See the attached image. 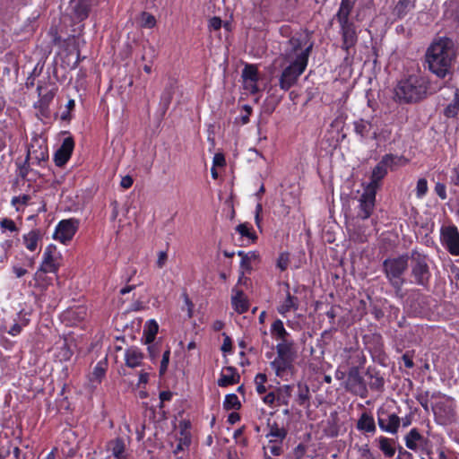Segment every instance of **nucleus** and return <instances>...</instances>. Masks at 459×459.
I'll list each match as a JSON object with an SVG mask.
<instances>
[{
  "mask_svg": "<svg viewBox=\"0 0 459 459\" xmlns=\"http://www.w3.org/2000/svg\"><path fill=\"white\" fill-rule=\"evenodd\" d=\"M429 70L438 78L452 75L456 60V49L454 41L447 37L434 40L425 54Z\"/></svg>",
  "mask_w": 459,
  "mask_h": 459,
  "instance_id": "obj_1",
  "label": "nucleus"
},
{
  "mask_svg": "<svg viewBox=\"0 0 459 459\" xmlns=\"http://www.w3.org/2000/svg\"><path fill=\"white\" fill-rule=\"evenodd\" d=\"M357 0H342L339 10L335 14V19L340 25V34L342 36V49H343L347 56L350 55V50L354 48L358 42V34L355 24L350 20Z\"/></svg>",
  "mask_w": 459,
  "mask_h": 459,
  "instance_id": "obj_2",
  "label": "nucleus"
},
{
  "mask_svg": "<svg viewBox=\"0 0 459 459\" xmlns=\"http://www.w3.org/2000/svg\"><path fill=\"white\" fill-rule=\"evenodd\" d=\"M429 88V80L421 75H410L399 82L395 87V97L400 102L412 103L425 99Z\"/></svg>",
  "mask_w": 459,
  "mask_h": 459,
  "instance_id": "obj_3",
  "label": "nucleus"
},
{
  "mask_svg": "<svg viewBox=\"0 0 459 459\" xmlns=\"http://www.w3.org/2000/svg\"><path fill=\"white\" fill-rule=\"evenodd\" d=\"M312 49L313 43H309L306 50L295 60L289 62V65L282 70L279 77V86L281 90L286 91L298 82L299 77L307 68Z\"/></svg>",
  "mask_w": 459,
  "mask_h": 459,
  "instance_id": "obj_4",
  "label": "nucleus"
},
{
  "mask_svg": "<svg viewBox=\"0 0 459 459\" xmlns=\"http://www.w3.org/2000/svg\"><path fill=\"white\" fill-rule=\"evenodd\" d=\"M408 255H402L394 258H387L383 262V271L395 295L403 298L402 287L404 283L403 273L408 268Z\"/></svg>",
  "mask_w": 459,
  "mask_h": 459,
  "instance_id": "obj_5",
  "label": "nucleus"
},
{
  "mask_svg": "<svg viewBox=\"0 0 459 459\" xmlns=\"http://www.w3.org/2000/svg\"><path fill=\"white\" fill-rule=\"evenodd\" d=\"M277 356L271 362L277 377H282L284 374L293 368V362L297 358L294 342H279L276 345Z\"/></svg>",
  "mask_w": 459,
  "mask_h": 459,
  "instance_id": "obj_6",
  "label": "nucleus"
},
{
  "mask_svg": "<svg viewBox=\"0 0 459 459\" xmlns=\"http://www.w3.org/2000/svg\"><path fill=\"white\" fill-rule=\"evenodd\" d=\"M410 258L411 276L413 278L412 282L421 287H427L431 276L427 256L416 250H412Z\"/></svg>",
  "mask_w": 459,
  "mask_h": 459,
  "instance_id": "obj_7",
  "label": "nucleus"
},
{
  "mask_svg": "<svg viewBox=\"0 0 459 459\" xmlns=\"http://www.w3.org/2000/svg\"><path fill=\"white\" fill-rule=\"evenodd\" d=\"M313 43L309 39L308 33L296 34L289 39L286 43V48L282 53V57L287 62H291L297 58L302 52L306 50V48Z\"/></svg>",
  "mask_w": 459,
  "mask_h": 459,
  "instance_id": "obj_8",
  "label": "nucleus"
},
{
  "mask_svg": "<svg viewBox=\"0 0 459 459\" xmlns=\"http://www.w3.org/2000/svg\"><path fill=\"white\" fill-rule=\"evenodd\" d=\"M345 388L353 394L362 398L366 397L368 394L367 385L360 375L359 367L354 366L349 369Z\"/></svg>",
  "mask_w": 459,
  "mask_h": 459,
  "instance_id": "obj_9",
  "label": "nucleus"
},
{
  "mask_svg": "<svg viewBox=\"0 0 459 459\" xmlns=\"http://www.w3.org/2000/svg\"><path fill=\"white\" fill-rule=\"evenodd\" d=\"M59 267L58 254L54 245L46 247L43 254L42 263L35 273V278L40 280L41 276L47 273H56Z\"/></svg>",
  "mask_w": 459,
  "mask_h": 459,
  "instance_id": "obj_10",
  "label": "nucleus"
},
{
  "mask_svg": "<svg viewBox=\"0 0 459 459\" xmlns=\"http://www.w3.org/2000/svg\"><path fill=\"white\" fill-rule=\"evenodd\" d=\"M377 423L383 431L395 435L401 425V418L394 412L389 413L385 409L379 408Z\"/></svg>",
  "mask_w": 459,
  "mask_h": 459,
  "instance_id": "obj_11",
  "label": "nucleus"
},
{
  "mask_svg": "<svg viewBox=\"0 0 459 459\" xmlns=\"http://www.w3.org/2000/svg\"><path fill=\"white\" fill-rule=\"evenodd\" d=\"M79 227V221L77 219H68L61 221L54 233V238L65 244L69 242L74 234L76 233Z\"/></svg>",
  "mask_w": 459,
  "mask_h": 459,
  "instance_id": "obj_12",
  "label": "nucleus"
},
{
  "mask_svg": "<svg viewBox=\"0 0 459 459\" xmlns=\"http://www.w3.org/2000/svg\"><path fill=\"white\" fill-rule=\"evenodd\" d=\"M377 192L371 188L364 189V193L359 197V211L357 219L366 220L371 216L375 209Z\"/></svg>",
  "mask_w": 459,
  "mask_h": 459,
  "instance_id": "obj_13",
  "label": "nucleus"
},
{
  "mask_svg": "<svg viewBox=\"0 0 459 459\" xmlns=\"http://www.w3.org/2000/svg\"><path fill=\"white\" fill-rule=\"evenodd\" d=\"M37 91L39 94V101L35 104V108H38L43 117H48L49 115V104L53 100L56 90L53 87L48 85H38Z\"/></svg>",
  "mask_w": 459,
  "mask_h": 459,
  "instance_id": "obj_14",
  "label": "nucleus"
},
{
  "mask_svg": "<svg viewBox=\"0 0 459 459\" xmlns=\"http://www.w3.org/2000/svg\"><path fill=\"white\" fill-rule=\"evenodd\" d=\"M441 237L444 245L453 255H459V231L455 226L442 228Z\"/></svg>",
  "mask_w": 459,
  "mask_h": 459,
  "instance_id": "obj_15",
  "label": "nucleus"
},
{
  "mask_svg": "<svg viewBox=\"0 0 459 459\" xmlns=\"http://www.w3.org/2000/svg\"><path fill=\"white\" fill-rule=\"evenodd\" d=\"M74 148V141L69 136L64 139L61 146L54 155V161L57 167H63L70 159Z\"/></svg>",
  "mask_w": 459,
  "mask_h": 459,
  "instance_id": "obj_16",
  "label": "nucleus"
},
{
  "mask_svg": "<svg viewBox=\"0 0 459 459\" xmlns=\"http://www.w3.org/2000/svg\"><path fill=\"white\" fill-rule=\"evenodd\" d=\"M107 449L111 453V459H127L126 444L124 437H117L108 441Z\"/></svg>",
  "mask_w": 459,
  "mask_h": 459,
  "instance_id": "obj_17",
  "label": "nucleus"
},
{
  "mask_svg": "<svg viewBox=\"0 0 459 459\" xmlns=\"http://www.w3.org/2000/svg\"><path fill=\"white\" fill-rule=\"evenodd\" d=\"M404 439L406 446L413 451H416L418 448L424 450L429 442L427 438L420 435L417 429H411Z\"/></svg>",
  "mask_w": 459,
  "mask_h": 459,
  "instance_id": "obj_18",
  "label": "nucleus"
},
{
  "mask_svg": "<svg viewBox=\"0 0 459 459\" xmlns=\"http://www.w3.org/2000/svg\"><path fill=\"white\" fill-rule=\"evenodd\" d=\"M268 433L266 434V437L269 440V443L273 441L282 442L288 434L287 429L283 425H280L277 421H271L268 420L267 422Z\"/></svg>",
  "mask_w": 459,
  "mask_h": 459,
  "instance_id": "obj_19",
  "label": "nucleus"
},
{
  "mask_svg": "<svg viewBox=\"0 0 459 459\" xmlns=\"http://www.w3.org/2000/svg\"><path fill=\"white\" fill-rule=\"evenodd\" d=\"M348 235L351 240L356 243H364L368 240L366 229L362 225L358 224L355 219L347 224Z\"/></svg>",
  "mask_w": 459,
  "mask_h": 459,
  "instance_id": "obj_20",
  "label": "nucleus"
},
{
  "mask_svg": "<svg viewBox=\"0 0 459 459\" xmlns=\"http://www.w3.org/2000/svg\"><path fill=\"white\" fill-rule=\"evenodd\" d=\"M240 381V376L233 367H226L222 369L218 385L225 387L230 385L238 384Z\"/></svg>",
  "mask_w": 459,
  "mask_h": 459,
  "instance_id": "obj_21",
  "label": "nucleus"
},
{
  "mask_svg": "<svg viewBox=\"0 0 459 459\" xmlns=\"http://www.w3.org/2000/svg\"><path fill=\"white\" fill-rule=\"evenodd\" d=\"M386 163V160H380L377 166L373 169L371 175V181L368 184L366 188H373L376 192L379 186V182L385 177L387 174V169L385 168V164Z\"/></svg>",
  "mask_w": 459,
  "mask_h": 459,
  "instance_id": "obj_22",
  "label": "nucleus"
},
{
  "mask_svg": "<svg viewBox=\"0 0 459 459\" xmlns=\"http://www.w3.org/2000/svg\"><path fill=\"white\" fill-rule=\"evenodd\" d=\"M232 291L235 293L231 298V304L234 310L238 314L247 312L249 308V304L243 290L233 289Z\"/></svg>",
  "mask_w": 459,
  "mask_h": 459,
  "instance_id": "obj_23",
  "label": "nucleus"
},
{
  "mask_svg": "<svg viewBox=\"0 0 459 459\" xmlns=\"http://www.w3.org/2000/svg\"><path fill=\"white\" fill-rule=\"evenodd\" d=\"M87 316L86 307L78 306L74 307H71L65 311L63 314V318L65 321H68L71 324H76L78 322L82 321Z\"/></svg>",
  "mask_w": 459,
  "mask_h": 459,
  "instance_id": "obj_24",
  "label": "nucleus"
},
{
  "mask_svg": "<svg viewBox=\"0 0 459 459\" xmlns=\"http://www.w3.org/2000/svg\"><path fill=\"white\" fill-rule=\"evenodd\" d=\"M356 427L359 431L366 433H375L377 429L373 416L368 412H363L360 415Z\"/></svg>",
  "mask_w": 459,
  "mask_h": 459,
  "instance_id": "obj_25",
  "label": "nucleus"
},
{
  "mask_svg": "<svg viewBox=\"0 0 459 459\" xmlns=\"http://www.w3.org/2000/svg\"><path fill=\"white\" fill-rule=\"evenodd\" d=\"M366 376L369 378L368 385L376 391H382L385 385V379L375 368H368Z\"/></svg>",
  "mask_w": 459,
  "mask_h": 459,
  "instance_id": "obj_26",
  "label": "nucleus"
},
{
  "mask_svg": "<svg viewBox=\"0 0 459 459\" xmlns=\"http://www.w3.org/2000/svg\"><path fill=\"white\" fill-rule=\"evenodd\" d=\"M143 354L136 348H129L126 351V365L129 368H136L142 364Z\"/></svg>",
  "mask_w": 459,
  "mask_h": 459,
  "instance_id": "obj_27",
  "label": "nucleus"
},
{
  "mask_svg": "<svg viewBox=\"0 0 459 459\" xmlns=\"http://www.w3.org/2000/svg\"><path fill=\"white\" fill-rule=\"evenodd\" d=\"M432 411L437 422L440 424H446L447 422L451 421L453 418L452 411L449 408H446L443 403H437L432 407Z\"/></svg>",
  "mask_w": 459,
  "mask_h": 459,
  "instance_id": "obj_28",
  "label": "nucleus"
},
{
  "mask_svg": "<svg viewBox=\"0 0 459 459\" xmlns=\"http://www.w3.org/2000/svg\"><path fill=\"white\" fill-rule=\"evenodd\" d=\"M48 158L47 147H39L38 150H33V146L28 149L27 160L32 164H40L41 161H46Z\"/></svg>",
  "mask_w": 459,
  "mask_h": 459,
  "instance_id": "obj_29",
  "label": "nucleus"
},
{
  "mask_svg": "<svg viewBox=\"0 0 459 459\" xmlns=\"http://www.w3.org/2000/svg\"><path fill=\"white\" fill-rule=\"evenodd\" d=\"M91 4L87 0H79L73 6L74 18L81 22L89 16Z\"/></svg>",
  "mask_w": 459,
  "mask_h": 459,
  "instance_id": "obj_30",
  "label": "nucleus"
},
{
  "mask_svg": "<svg viewBox=\"0 0 459 459\" xmlns=\"http://www.w3.org/2000/svg\"><path fill=\"white\" fill-rule=\"evenodd\" d=\"M177 87V82L174 79H169L167 86L165 87L160 101L163 107L167 109L171 103L175 91Z\"/></svg>",
  "mask_w": 459,
  "mask_h": 459,
  "instance_id": "obj_31",
  "label": "nucleus"
},
{
  "mask_svg": "<svg viewBox=\"0 0 459 459\" xmlns=\"http://www.w3.org/2000/svg\"><path fill=\"white\" fill-rule=\"evenodd\" d=\"M271 333L277 339L281 340V342H293L288 340L289 333L284 328L281 320L277 319L272 324Z\"/></svg>",
  "mask_w": 459,
  "mask_h": 459,
  "instance_id": "obj_32",
  "label": "nucleus"
},
{
  "mask_svg": "<svg viewBox=\"0 0 459 459\" xmlns=\"http://www.w3.org/2000/svg\"><path fill=\"white\" fill-rule=\"evenodd\" d=\"M277 406L288 405L292 393V386L284 385L276 391Z\"/></svg>",
  "mask_w": 459,
  "mask_h": 459,
  "instance_id": "obj_33",
  "label": "nucleus"
},
{
  "mask_svg": "<svg viewBox=\"0 0 459 459\" xmlns=\"http://www.w3.org/2000/svg\"><path fill=\"white\" fill-rule=\"evenodd\" d=\"M299 307V299L297 297L292 296L289 291L287 292L286 299L283 303L279 307L278 312L284 315L290 310H297Z\"/></svg>",
  "mask_w": 459,
  "mask_h": 459,
  "instance_id": "obj_34",
  "label": "nucleus"
},
{
  "mask_svg": "<svg viewBox=\"0 0 459 459\" xmlns=\"http://www.w3.org/2000/svg\"><path fill=\"white\" fill-rule=\"evenodd\" d=\"M378 447L386 457H393L395 454L394 446V441L386 437H380L378 439Z\"/></svg>",
  "mask_w": 459,
  "mask_h": 459,
  "instance_id": "obj_35",
  "label": "nucleus"
},
{
  "mask_svg": "<svg viewBox=\"0 0 459 459\" xmlns=\"http://www.w3.org/2000/svg\"><path fill=\"white\" fill-rule=\"evenodd\" d=\"M297 386V403L301 406L308 407L310 400V392L308 385L304 383H299Z\"/></svg>",
  "mask_w": 459,
  "mask_h": 459,
  "instance_id": "obj_36",
  "label": "nucleus"
},
{
  "mask_svg": "<svg viewBox=\"0 0 459 459\" xmlns=\"http://www.w3.org/2000/svg\"><path fill=\"white\" fill-rule=\"evenodd\" d=\"M39 239L40 231L39 230H30L28 234L23 236V242L30 251L36 250Z\"/></svg>",
  "mask_w": 459,
  "mask_h": 459,
  "instance_id": "obj_37",
  "label": "nucleus"
},
{
  "mask_svg": "<svg viewBox=\"0 0 459 459\" xmlns=\"http://www.w3.org/2000/svg\"><path fill=\"white\" fill-rule=\"evenodd\" d=\"M444 116L447 118L455 117L459 114V89L455 91V99L444 109Z\"/></svg>",
  "mask_w": 459,
  "mask_h": 459,
  "instance_id": "obj_38",
  "label": "nucleus"
},
{
  "mask_svg": "<svg viewBox=\"0 0 459 459\" xmlns=\"http://www.w3.org/2000/svg\"><path fill=\"white\" fill-rule=\"evenodd\" d=\"M158 330L159 325L155 320L152 319L146 323L143 330L146 343L150 344L154 341Z\"/></svg>",
  "mask_w": 459,
  "mask_h": 459,
  "instance_id": "obj_39",
  "label": "nucleus"
},
{
  "mask_svg": "<svg viewBox=\"0 0 459 459\" xmlns=\"http://www.w3.org/2000/svg\"><path fill=\"white\" fill-rule=\"evenodd\" d=\"M57 352L56 353V356L59 359V360H68L73 355L72 351L69 349L66 341L62 340L56 343L55 348Z\"/></svg>",
  "mask_w": 459,
  "mask_h": 459,
  "instance_id": "obj_40",
  "label": "nucleus"
},
{
  "mask_svg": "<svg viewBox=\"0 0 459 459\" xmlns=\"http://www.w3.org/2000/svg\"><path fill=\"white\" fill-rule=\"evenodd\" d=\"M414 6L415 2L412 0H399L394 6V12L399 18H402L406 15L409 11L413 9Z\"/></svg>",
  "mask_w": 459,
  "mask_h": 459,
  "instance_id": "obj_41",
  "label": "nucleus"
},
{
  "mask_svg": "<svg viewBox=\"0 0 459 459\" xmlns=\"http://www.w3.org/2000/svg\"><path fill=\"white\" fill-rule=\"evenodd\" d=\"M258 258V255L255 252H248L247 255L241 259L240 267L242 269L241 275L238 279V281H241L245 271L250 272L252 270L251 263Z\"/></svg>",
  "mask_w": 459,
  "mask_h": 459,
  "instance_id": "obj_42",
  "label": "nucleus"
},
{
  "mask_svg": "<svg viewBox=\"0 0 459 459\" xmlns=\"http://www.w3.org/2000/svg\"><path fill=\"white\" fill-rule=\"evenodd\" d=\"M242 77L244 79V82H258L259 77L257 67L254 65H246L244 69L242 70Z\"/></svg>",
  "mask_w": 459,
  "mask_h": 459,
  "instance_id": "obj_43",
  "label": "nucleus"
},
{
  "mask_svg": "<svg viewBox=\"0 0 459 459\" xmlns=\"http://www.w3.org/2000/svg\"><path fill=\"white\" fill-rule=\"evenodd\" d=\"M223 406L226 410H238L241 404L235 394H230L226 395Z\"/></svg>",
  "mask_w": 459,
  "mask_h": 459,
  "instance_id": "obj_44",
  "label": "nucleus"
},
{
  "mask_svg": "<svg viewBox=\"0 0 459 459\" xmlns=\"http://www.w3.org/2000/svg\"><path fill=\"white\" fill-rule=\"evenodd\" d=\"M181 437L178 438V444L177 445L176 449L174 450V454H178L180 451H183L185 448L188 447L191 444V437L188 433L185 431H181Z\"/></svg>",
  "mask_w": 459,
  "mask_h": 459,
  "instance_id": "obj_45",
  "label": "nucleus"
},
{
  "mask_svg": "<svg viewBox=\"0 0 459 459\" xmlns=\"http://www.w3.org/2000/svg\"><path fill=\"white\" fill-rule=\"evenodd\" d=\"M236 230L242 236L247 237L251 239L252 242H255L257 239V236L255 232L250 231V228L247 223L238 224L236 228Z\"/></svg>",
  "mask_w": 459,
  "mask_h": 459,
  "instance_id": "obj_46",
  "label": "nucleus"
},
{
  "mask_svg": "<svg viewBox=\"0 0 459 459\" xmlns=\"http://www.w3.org/2000/svg\"><path fill=\"white\" fill-rule=\"evenodd\" d=\"M156 25L155 17L146 12L142 13L141 15V26L148 29H152Z\"/></svg>",
  "mask_w": 459,
  "mask_h": 459,
  "instance_id": "obj_47",
  "label": "nucleus"
},
{
  "mask_svg": "<svg viewBox=\"0 0 459 459\" xmlns=\"http://www.w3.org/2000/svg\"><path fill=\"white\" fill-rule=\"evenodd\" d=\"M267 381V377L265 374L259 373L255 377V384L256 386V391L258 394H262L266 392V387L264 385Z\"/></svg>",
  "mask_w": 459,
  "mask_h": 459,
  "instance_id": "obj_48",
  "label": "nucleus"
},
{
  "mask_svg": "<svg viewBox=\"0 0 459 459\" xmlns=\"http://www.w3.org/2000/svg\"><path fill=\"white\" fill-rule=\"evenodd\" d=\"M264 450H269L270 454L275 456H278L282 454V442L278 441H273L272 443L268 442V445L266 447H264Z\"/></svg>",
  "mask_w": 459,
  "mask_h": 459,
  "instance_id": "obj_49",
  "label": "nucleus"
},
{
  "mask_svg": "<svg viewBox=\"0 0 459 459\" xmlns=\"http://www.w3.org/2000/svg\"><path fill=\"white\" fill-rule=\"evenodd\" d=\"M369 123L367 121L360 119L359 121H356L354 123L355 132L359 134L361 137H364L366 134L368 132Z\"/></svg>",
  "mask_w": 459,
  "mask_h": 459,
  "instance_id": "obj_50",
  "label": "nucleus"
},
{
  "mask_svg": "<svg viewBox=\"0 0 459 459\" xmlns=\"http://www.w3.org/2000/svg\"><path fill=\"white\" fill-rule=\"evenodd\" d=\"M169 356H170V350H169V348H168L163 352V355H162V359H161L160 367V375H164L165 372L167 371L169 362Z\"/></svg>",
  "mask_w": 459,
  "mask_h": 459,
  "instance_id": "obj_51",
  "label": "nucleus"
},
{
  "mask_svg": "<svg viewBox=\"0 0 459 459\" xmlns=\"http://www.w3.org/2000/svg\"><path fill=\"white\" fill-rule=\"evenodd\" d=\"M428 191V183L425 178H420L417 182L416 192L418 197H422Z\"/></svg>",
  "mask_w": 459,
  "mask_h": 459,
  "instance_id": "obj_52",
  "label": "nucleus"
},
{
  "mask_svg": "<svg viewBox=\"0 0 459 459\" xmlns=\"http://www.w3.org/2000/svg\"><path fill=\"white\" fill-rule=\"evenodd\" d=\"M106 372V363L105 362H99L97 366L95 367L92 375L97 380H100L101 377L105 375Z\"/></svg>",
  "mask_w": 459,
  "mask_h": 459,
  "instance_id": "obj_53",
  "label": "nucleus"
},
{
  "mask_svg": "<svg viewBox=\"0 0 459 459\" xmlns=\"http://www.w3.org/2000/svg\"><path fill=\"white\" fill-rule=\"evenodd\" d=\"M289 261V255L282 253L277 259V266L281 269V271H285L288 268Z\"/></svg>",
  "mask_w": 459,
  "mask_h": 459,
  "instance_id": "obj_54",
  "label": "nucleus"
},
{
  "mask_svg": "<svg viewBox=\"0 0 459 459\" xmlns=\"http://www.w3.org/2000/svg\"><path fill=\"white\" fill-rule=\"evenodd\" d=\"M46 273H44L40 280H37L35 277H34V281H35V284H34V287L35 288H38L39 290H45L49 284H50V280L48 279V277L45 275Z\"/></svg>",
  "mask_w": 459,
  "mask_h": 459,
  "instance_id": "obj_55",
  "label": "nucleus"
},
{
  "mask_svg": "<svg viewBox=\"0 0 459 459\" xmlns=\"http://www.w3.org/2000/svg\"><path fill=\"white\" fill-rule=\"evenodd\" d=\"M307 452V446L299 444L293 450L294 459H302Z\"/></svg>",
  "mask_w": 459,
  "mask_h": 459,
  "instance_id": "obj_56",
  "label": "nucleus"
},
{
  "mask_svg": "<svg viewBox=\"0 0 459 459\" xmlns=\"http://www.w3.org/2000/svg\"><path fill=\"white\" fill-rule=\"evenodd\" d=\"M0 225L2 228L6 229L10 231H17L18 229L14 223V221L11 219L4 218L0 221Z\"/></svg>",
  "mask_w": 459,
  "mask_h": 459,
  "instance_id": "obj_57",
  "label": "nucleus"
},
{
  "mask_svg": "<svg viewBox=\"0 0 459 459\" xmlns=\"http://www.w3.org/2000/svg\"><path fill=\"white\" fill-rule=\"evenodd\" d=\"M48 34L51 38V42L54 45H58L61 42V37L58 35L57 28L55 26H52L49 29Z\"/></svg>",
  "mask_w": 459,
  "mask_h": 459,
  "instance_id": "obj_58",
  "label": "nucleus"
},
{
  "mask_svg": "<svg viewBox=\"0 0 459 459\" xmlns=\"http://www.w3.org/2000/svg\"><path fill=\"white\" fill-rule=\"evenodd\" d=\"M222 21L220 17L214 16L209 21V28L213 30H218L221 28Z\"/></svg>",
  "mask_w": 459,
  "mask_h": 459,
  "instance_id": "obj_59",
  "label": "nucleus"
},
{
  "mask_svg": "<svg viewBox=\"0 0 459 459\" xmlns=\"http://www.w3.org/2000/svg\"><path fill=\"white\" fill-rule=\"evenodd\" d=\"M212 163L213 167H224L226 164L224 155L221 152L215 153Z\"/></svg>",
  "mask_w": 459,
  "mask_h": 459,
  "instance_id": "obj_60",
  "label": "nucleus"
},
{
  "mask_svg": "<svg viewBox=\"0 0 459 459\" xmlns=\"http://www.w3.org/2000/svg\"><path fill=\"white\" fill-rule=\"evenodd\" d=\"M264 403L268 405H276L277 406V400H276V392H270L267 394L264 399Z\"/></svg>",
  "mask_w": 459,
  "mask_h": 459,
  "instance_id": "obj_61",
  "label": "nucleus"
},
{
  "mask_svg": "<svg viewBox=\"0 0 459 459\" xmlns=\"http://www.w3.org/2000/svg\"><path fill=\"white\" fill-rule=\"evenodd\" d=\"M224 340L221 346V351L223 352H230L232 350V342L230 336H228L226 333H223Z\"/></svg>",
  "mask_w": 459,
  "mask_h": 459,
  "instance_id": "obj_62",
  "label": "nucleus"
},
{
  "mask_svg": "<svg viewBox=\"0 0 459 459\" xmlns=\"http://www.w3.org/2000/svg\"><path fill=\"white\" fill-rule=\"evenodd\" d=\"M168 260V254L166 251H160L158 254V259L156 264L159 268H162Z\"/></svg>",
  "mask_w": 459,
  "mask_h": 459,
  "instance_id": "obj_63",
  "label": "nucleus"
},
{
  "mask_svg": "<svg viewBox=\"0 0 459 459\" xmlns=\"http://www.w3.org/2000/svg\"><path fill=\"white\" fill-rule=\"evenodd\" d=\"M435 192L441 199L446 198V186L442 183H437L435 186Z\"/></svg>",
  "mask_w": 459,
  "mask_h": 459,
  "instance_id": "obj_64",
  "label": "nucleus"
}]
</instances>
